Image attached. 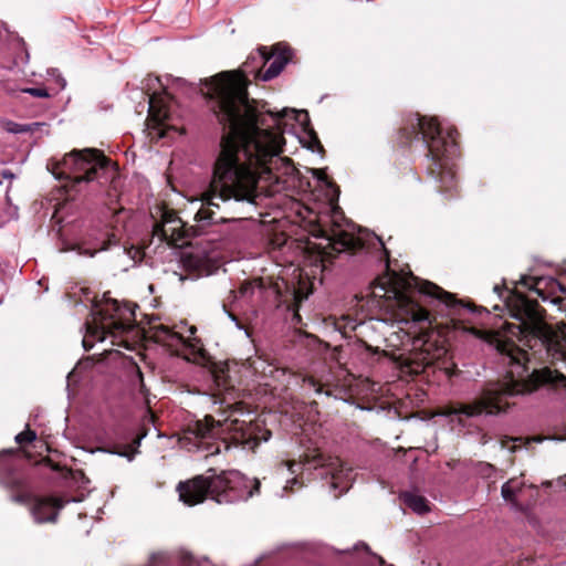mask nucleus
Masks as SVG:
<instances>
[{
    "label": "nucleus",
    "mask_w": 566,
    "mask_h": 566,
    "mask_svg": "<svg viewBox=\"0 0 566 566\" xmlns=\"http://www.w3.org/2000/svg\"><path fill=\"white\" fill-rule=\"evenodd\" d=\"M269 60L265 48H259L248 56L241 72H221L200 80V91L223 128L211 178L195 214L202 229L237 220L253 209L262 193L274 196L289 188L295 168L291 159L280 156L282 133L270 129H280L283 118L293 117L321 147L306 111L284 108L264 115L250 104L245 75H258L259 67Z\"/></svg>",
    "instance_id": "obj_1"
},
{
    "label": "nucleus",
    "mask_w": 566,
    "mask_h": 566,
    "mask_svg": "<svg viewBox=\"0 0 566 566\" xmlns=\"http://www.w3.org/2000/svg\"><path fill=\"white\" fill-rule=\"evenodd\" d=\"M530 357L522 349L499 352V363L505 371V380L486 387L482 395L471 403H455L446 408L443 416L451 423L465 428L482 416H493L506 411L511 407V398L531 394L546 385L566 387V375L559 370L544 367H530L525 361Z\"/></svg>",
    "instance_id": "obj_2"
},
{
    "label": "nucleus",
    "mask_w": 566,
    "mask_h": 566,
    "mask_svg": "<svg viewBox=\"0 0 566 566\" xmlns=\"http://www.w3.org/2000/svg\"><path fill=\"white\" fill-rule=\"evenodd\" d=\"M458 132L443 127L436 118L410 115L399 130L398 143L412 151L422 150L427 175L440 184V192L452 196L457 188L455 158Z\"/></svg>",
    "instance_id": "obj_3"
},
{
    "label": "nucleus",
    "mask_w": 566,
    "mask_h": 566,
    "mask_svg": "<svg viewBox=\"0 0 566 566\" xmlns=\"http://www.w3.org/2000/svg\"><path fill=\"white\" fill-rule=\"evenodd\" d=\"M505 305L510 315L517 321L507 324V333L534 354L545 353L552 364L566 368V333L555 331L544 321L538 304L516 295L514 304Z\"/></svg>",
    "instance_id": "obj_4"
},
{
    "label": "nucleus",
    "mask_w": 566,
    "mask_h": 566,
    "mask_svg": "<svg viewBox=\"0 0 566 566\" xmlns=\"http://www.w3.org/2000/svg\"><path fill=\"white\" fill-rule=\"evenodd\" d=\"M208 475H198L178 484L179 499L187 505L202 503L210 497L219 504L247 501L259 493L260 481L249 479L237 470L222 471L219 474L211 468Z\"/></svg>",
    "instance_id": "obj_5"
},
{
    "label": "nucleus",
    "mask_w": 566,
    "mask_h": 566,
    "mask_svg": "<svg viewBox=\"0 0 566 566\" xmlns=\"http://www.w3.org/2000/svg\"><path fill=\"white\" fill-rule=\"evenodd\" d=\"M191 432L197 440V447L207 451L209 455L218 454L222 448L229 450L231 447L254 450L261 442H268L272 436L270 430L245 421L235 419L220 423L210 416L198 420Z\"/></svg>",
    "instance_id": "obj_6"
},
{
    "label": "nucleus",
    "mask_w": 566,
    "mask_h": 566,
    "mask_svg": "<svg viewBox=\"0 0 566 566\" xmlns=\"http://www.w3.org/2000/svg\"><path fill=\"white\" fill-rule=\"evenodd\" d=\"M52 174L56 179H66L76 190L111 182L117 171L112 161L95 148L73 149L60 160L51 161Z\"/></svg>",
    "instance_id": "obj_7"
},
{
    "label": "nucleus",
    "mask_w": 566,
    "mask_h": 566,
    "mask_svg": "<svg viewBox=\"0 0 566 566\" xmlns=\"http://www.w3.org/2000/svg\"><path fill=\"white\" fill-rule=\"evenodd\" d=\"M402 287L397 289L392 286L390 290L386 287L385 282H379L378 286L381 291L387 293H391L392 297L396 300L398 306L401 312L405 314L403 321L412 322L419 325L427 324L431 325L430 314L427 310L419 306L408 292L416 290L419 294L428 296L433 301H437L443 305H446L452 315L461 316L462 313H474L476 311L475 307L463 304L461 301L454 298L453 294L442 290L440 286L433 284L432 282L420 280L417 276L411 275L409 279L401 282Z\"/></svg>",
    "instance_id": "obj_8"
},
{
    "label": "nucleus",
    "mask_w": 566,
    "mask_h": 566,
    "mask_svg": "<svg viewBox=\"0 0 566 566\" xmlns=\"http://www.w3.org/2000/svg\"><path fill=\"white\" fill-rule=\"evenodd\" d=\"M19 460L12 450L0 452V484L10 490H17L11 501L19 504H30V512L38 524L55 523L59 512L66 503L76 502L75 499L62 500L54 496L33 497L25 486L22 474L18 471Z\"/></svg>",
    "instance_id": "obj_9"
},
{
    "label": "nucleus",
    "mask_w": 566,
    "mask_h": 566,
    "mask_svg": "<svg viewBox=\"0 0 566 566\" xmlns=\"http://www.w3.org/2000/svg\"><path fill=\"white\" fill-rule=\"evenodd\" d=\"M91 315L92 319L83 325L85 335L82 345L85 350L92 349L94 342H103L107 336L117 337L125 334L135 319V313L130 307L111 298L104 300L101 304H94Z\"/></svg>",
    "instance_id": "obj_10"
},
{
    "label": "nucleus",
    "mask_w": 566,
    "mask_h": 566,
    "mask_svg": "<svg viewBox=\"0 0 566 566\" xmlns=\"http://www.w3.org/2000/svg\"><path fill=\"white\" fill-rule=\"evenodd\" d=\"M340 218L342 211H339V208H333V227L319 229V237L326 239L336 253L352 252L357 254L364 252L366 254H374L380 261L387 259L388 251L379 237L360 228L357 229L356 233L354 224H348L349 229H342L338 222Z\"/></svg>",
    "instance_id": "obj_11"
},
{
    "label": "nucleus",
    "mask_w": 566,
    "mask_h": 566,
    "mask_svg": "<svg viewBox=\"0 0 566 566\" xmlns=\"http://www.w3.org/2000/svg\"><path fill=\"white\" fill-rule=\"evenodd\" d=\"M284 465H286L287 471L295 476L287 480L286 485L282 489L281 496H284L286 491L289 489L292 490L295 485L302 486L303 482L297 474H303L305 471L308 472L311 469L317 471V476L329 481L331 489L337 491V493H335L336 497L349 490L356 476L354 470L339 459L332 460L327 465L319 463V467L310 461L305 463L291 461L284 463Z\"/></svg>",
    "instance_id": "obj_12"
},
{
    "label": "nucleus",
    "mask_w": 566,
    "mask_h": 566,
    "mask_svg": "<svg viewBox=\"0 0 566 566\" xmlns=\"http://www.w3.org/2000/svg\"><path fill=\"white\" fill-rule=\"evenodd\" d=\"M176 327L178 329H172L166 325L155 327V340L188 361L202 364L206 360V350L200 339L193 336L197 328L195 326L188 327L186 323Z\"/></svg>",
    "instance_id": "obj_13"
},
{
    "label": "nucleus",
    "mask_w": 566,
    "mask_h": 566,
    "mask_svg": "<svg viewBox=\"0 0 566 566\" xmlns=\"http://www.w3.org/2000/svg\"><path fill=\"white\" fill-rule=\"evenodd\" d=\"M147 93L140 92L147 96L148 120L153 128L170 127L172 96L168 91V85L163 83L159 76H149L146 80Z\"/></svg>",
    "instance_id": "obj_14"
},
{
    "label": "nucleus",
    "mask_w": 566,
    "mask_h": 566,
    "mask_svg": "<svg viewBox=\"0 0 566 566\" xmlns=\"http://www.w3.org/2000/svg\"><path fill=\"white\" fill-rule=\"evenodd\" d=\"M142 438H135V432L129 428L118 424L105 432L104 446L99 451L116 454L133 461Z\"/></svg>",
    "instance_id": "obj_15"
},
{
    "label": "nucleus",
    "mask_w": 566,
    "mask_h": 566,
    "mask_svg": "<svg viewBox=\"0 0 566 566\" xmlns=\"http://www.w3.org/2000/svg\"><path fill=\"white\" fill-rule=\"evenodd\" d=\"M302 551L298 545H282L277 548L264 553L256 559L260 566H286L290 560L301 558Z\"/></svg>",
    "instance_id": "obj_16"
},
{
    "label": "nucleus",
    "mask_w": 566,
    "mask_h": 566,
    "mask_svg": "<svg viewBox=\"0 0 566 566\" xmlns=\"http://www.w3.org/2000/svg\"><path fill=\"white\" fill-rule=\"evenodd\" d=\"M520 283L533 290L543 301L549 300V295L544 290H548L552 295L556 292L566 293V287L552 276L530 277L523 275Z\"/></svg>",
    "instance_id": "obj_17"
},
{
    "label": "nucleus",
    "mask_w": 566,
    "mask_h": 566,
    "mask_svg": "<svg viewBox=\"0 0 566 566\" xmlns=\"http://www.w3.org/2000/svg\"><path fill=\"white\" fill-rule=\"evenodd\" d=\"M272 62L269 67L261 75V80L264 82L271 81L284 70L285 65L291 61V50L283 49L282 51L273 54Z\"/></svg>",
    "instance_id": "obj_18"
},
{
    "label": "nucleus",
    "mask_w": 566,
    "mask_h": 566,
    "mask_svg": "<svg viewBox=\"0 0 566 566\" xmlns=\"http://www.w3.org/2000/svg\"><path fill=\"white\" fill-rule=\"evenodd\" d=\"M402 503L416 514L423 515L430 511L428 500L417 492L406 491L400 494Z\"/></svg>",
    "instance_id": "obj_19"
},
{
    "label": "nucleus",
    "mask_w": 566,
    "mask_h": 566,
    "mask_svg": "<svg viewBox=\"0 0 566 566\" xmlns=\"http://www.w3.org/2000/svg\"><path fill=\"white\" fill-rule=\"evenodd\" d=\"M180 223L181 221L177 218L166 219L165 223L155 226L154 232L160 239L168 241L174 235V232L177 230V227L175 224Z\"/></svg>",
    "instance_id": "obj_20"
},
{
    "label": "nucleus",
    "mask_w": 566,
    "mask_h": 566,
    "mask_svg": "<svg viewBox=\"0 0 566 566\" xmlns=\"http://www.w3.org/2000/svg\"><path fill=\"white\" fill-rule=\"evenodd\" d=\"M43 125V123L20 124L12 120H7L4 123V129L10 134H25L33 133Z\"/></svg>",
    "instance_id": "obj_21"
},
{
    "label": "nucleus",
    "mask_w": 566,
    "mask_h": 566,
    "mask_svg": "<svg viewBox=\"0 0 566 566\" xmlns=\"http://www.w3.org/2000/svg\"><path fill=\"white\" fill-rule=\"evenodd\" d=\"M523 483L511 479L502 485L501 495L506 502L515 503V495L522 489Z\"/></svg>",
    "instance_id": "obj_22"
},
{
    "label": "nucleus",
    "mask_w": 566,
    "mask_h": 566,
    "mask_svg": "<svg viewBox=\"0 0 566 566\" xmlns=\"http://www.w3.org/2000/svg\"><path fill=\"white\" fill-rule=\"evenodd\" d=\"M303 384L305 387L313 389V391L315 394H318V395L324 394L325 396L334 397L335 399L339 398L338 392L342 391V389L338 387H336L334 389H327L324 391L322 385H319L313 377H305L303 379Z\"/></svg>",
    "instance_id": "obj_23"
},
{
    "label": "nucleus",
    "mask_w": 566,
    "mask_h": 566,
    "mask_svg": "<svg viewBox=\"0 0 566 566\" xmlns=\"http://www.w3.org/2000/svg\"><path fill=\"white\" fill-rule=\"evenodd\" d=\"M353 549L354 551H360V549L365 551V553L367 554L368 559H369L367 562L369 566H376V565L377 566H394L391 564L387 565L385 559L381 556H378V555L371 553L368 545L364 542H359L356 545H354Z\"/></svg>",
    "instance_id": "obj_24"
},
{
    "label": "nucleus",
    "mask_w": 566,
    "mask_h": 566,
    "mask_svg": "<svg viewBox=\"0 0 566 566\" xmlns=\"http://www.w3.org/2000/svg\"><path fill=\"white\" fill-rule=\"evenodd\" d=\"M433 345L431 343H426V352L428 353V357H426L424 359L427 360V364L430 365V364H433L436 360H439L442 356H444L447 354V349L444 347H437L434 353L431 355L429 352H430V348L432 347Z\"/></svg>",
    "instance_id": "obj_25"
},
{
    "label": "nucleus",
    "mask_w": 566,
    "mask_h": 566,
    "mask_svg": "<svg viewBox=\"0 0 566 566\" xmlns=\"http://www.w3.org/2000/svg\"><path fill=\"white\" fill-rule=\"evenodd\" d=\"M36 439V432L27 426V429L20 433H18L14 438L15 442L19 444L30 443Z\"/></svg>",
    "instance_id": "obj_26"
},
{
    "label": "nucleus",
    "mask_w": 566,
    "mask_h": 566,
    "mask_svg": "<svg viewBox=\"0 0 566 566\" xmlns=\"http://www.w3.org/2000/svg\"><path fill=\"white\" fill-rule=\"evenodd\" d=\"M476 470L484 479H491L496 473L495 467L486 462H480Z\"/></svg>",
    "instance_id": "obj_27"
},
{
    "label": "nucleus",
    "mask_w": 566,
    "mask_h": 566,
    "mask_svg": "<svg viewBox=\"0 0 566 566\" xmlns=\"http://www.w3.org/2000/svg\"><path fill=\"white\" fill-rule=\"evenodd\" d=\"M21 92L39 98H46L50 96L49 92L42 87H25L22 88Z\"/></svg>",
    "instance_id": "obj_28"
},
{
    "label": "nucleus",
    "mask_w": 566,
    "mask_h": 566,
    "mask_svg": "<svg viewBox=\"0 0 566 566\" xmlns=\"http://www.w3.org/2000/svg\"><path fill=\"white\" fill-rule=\"evenodd\" d=\"M130 381H132L133 386L138 387L140 392H144L145 385H144L143 373L140 371V369L137 366L134 367V375H133Z\"/></svg>",
    "instance_id": "obj_29"
},
{
    "label": "nucleus",
    "mask_w": 566,
    "mask_h": 566,
    "mask_svg": "<svg viewBox=\"0 0 566 566\" xmlns=\"http://www.w3.org/2000/svg\"><path fill=\"white\" fill-rule=\"evenodd\" d=\"M48 75L55 81L61 90L66 86V81L57 69L48 70Z\"/></svg>",
    "instance_id": "obj_30"
},
{
    "label": "nucleus",
    "mask_w": 566,
    "mask_h": 566,
    "mask_svg": "<svg viewBox=\"0 0 566 566\" xmlns=\"http://www.w3.org/2000/svg\"><path fill=\"white\" fill-rule=\"evenodd\" d=\"M253 285L251 283H245L243 284L241 287H240V291L239 293L242 295V296H247V295H252L253 294Z\"/></svg>",
    "instance_id": "obj_31"
},
{
    "label": "nucleus",
    "mask_w": 566,
    "mask_h": 566,
    "mask_svg": "<svg viewBox=\"0 0 566 566\" xmlns=\"http://www.w3.org/2000/svg\"><path fill=\"white\" fill-rule=\"evenodd\" d=\"M314 175L316 176V178H317L319 181H322V182L326 184L327 186H332V184L327 180V177L325 176V174H324L322 170H316V171L314 172Z\"/></svg>",
    "instance_id": "obj_32"
},
{
    "label": "nucleus",
    "mask_w": 566,
    "mask_h": 566,
    "mask_svg": "<svg viewBox=\"0 0 566 566\" xmlns=\"http://www.w3.org/2000/svg\"><path fill=\"white\" fill-rule=\"evenodd\" d=\"M1 177L4 178V179H12V178H14V175L11 172V170L3 169L1 171Z\"/></svg>",
    "instance_id": "obj_33"
},
{
    "label": "nucleus",
    "mask_w": 566,
    "mask_h": 566,
    "mask_svg": "<svg viewBox=\"0 0 566 566\" xmlns=\"http://www.w3.org/2000/svg\"><path fill=\"white\" fill-rule=\"evenodd\" d=\"M228 315H229L230 319H231L232 322H234V323H235V326H237L239 329H242V328H243V327H242V325H241V323L239 322L238 317H237L234 314H232V313H228Z\"/></svg>",
    "instance_id": "obj_34"
},
{
    "label": "nucleus",
    "mask_w": 566,
    "mask_h": 566,
    "mask_svg": "<svg viewBox=\"0 0 566 566\" xmlns=\"http://www.w3.org/2000/svg\"><path fill=\"white\" fill-rule=\"evenodd\" d=\"M78 254H82V255H88V256H94L95 251H94V252H92V251H90V250H87V249H81V248H78Z\"/></svg>",
    "instance_id": "obj_35"
},
{
    "label": "nucleus",
    "mask_w": 566,
    "mask_h": 566,
    "mask_svg": "<svg viewBox=\"0 0 566 566\" xmlns=\"http://www.w3.org/2000/svg\"><path fill=\"white\" fill-rule=\"evenodd\" d=\"M493 290L501 298L503 297L502 293L505 291L504 289H501L499 285H494Z\"/></svg>",
    "instance_id": "obj_36"
},
{
    "label": "nucleus",
    "mask_w": 566,
    "mask_h": 566,
    "mask_svg": "<svg viewBox=\"0 0 566 566\" xmlns=\"http://www.w3.org/2000/svg\"><path fill=\"white\" fill-rule=\"evenodd\" d=\"M111 244H112V240L109 239L107 244L105 242L103 243V245L101 247V250H107L111 247Z\"/></svg>",
    "instance_id": "obj_37"
},
{
    "label": "nucleus",
    "mask_w": 566,
    "mask_h": 566,
    "mask_svg": "<svg viewBox=\"0 0 566 566\" xmlns=\"http://www.w3.org/2000/svg\"><path fill=\"white\" fill-rule=\"evenodd\" d=\"M24 57H25V62H28V60H29V53H28V51H27V50L24 51Z\"/></svg>",
    "instance_id": "obj_38"
},
{
    "label": "nucleus",
    "mask_w": 566,
    "mask_h": 566,
    "mask_svg": "<svg viewBox=\"0 0 566 566\" xmlns=\"http://www.w3.org/2000/svg\"><path fill=\"white\" fill-rule=\"evenodd\" d=\"M160 137H164L165 136V133L164 132H159L158 133Z\"/></svg>",
    "instance_id": "obj_39"
},
{
    "label": "nucleus",
    "mask_w": 566,
    "mask_h": 566,
    "mask_svg": "<svg viewBox=\"0 0 566 566\" xmlns=\"http://www.w3.org/2000/svg\"><path fill=\"white\" fill-rule=\"evenodd\" d=\"M176 82H177V83H181V82H184V81H182L181 78H177V80H176Z\"/></svg>",
    "instance_id": "obj_40"
}]
</instances>
